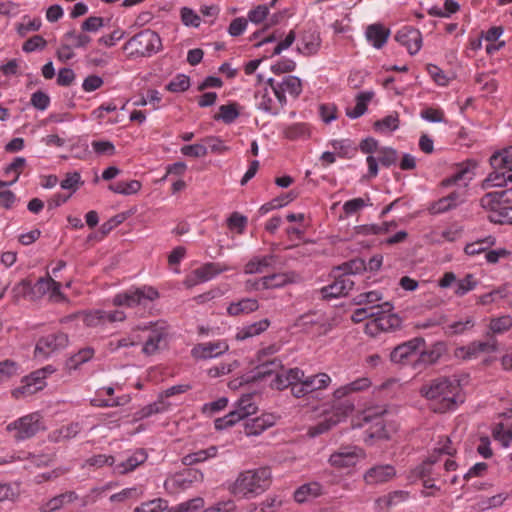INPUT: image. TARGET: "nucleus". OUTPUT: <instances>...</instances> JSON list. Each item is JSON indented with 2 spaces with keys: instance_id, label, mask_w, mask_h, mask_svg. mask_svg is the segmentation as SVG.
<instances>
[{
  "instance_id": "nucleus-24",
  "label": "nucleus",
  "mask_w": 512,
  "mask_h": 512,
  "mask_svg": "<svg viewBox=\"0 0 512 512\" xmlns=\"http://www.w3.org/2000/svg\"><path fill=\"white\" fill-rule=\"evenodd\" d=\"M353 286L351 278L339 274L331 284L322 287L320 293L324 299L338 298L347 295Z\"/></svg>"
},
{
  "instance_id": "nucleus-48",
  "label": "nucleus",
  "mask_w": 512,
  "mask_h": 512,
  "mask_svg": "<svg viewBox=\"0 0 512 512\" xmlns=\"http://www.w3.org/2000/svg\"><path fill=\"white\" fill-rule=\"evenodd\" d=\"M320 47V38L316 34L304 35L298 50L306 55L315 54Z\"/></svg>"
},
{
  "instance_id": "nucleus-57",
  "label": "nucleus",
  "mask_w": 512,
  "mask_h": 512,
  "mask_svg": "<svg viewBox=\"0 0 512 512\" xmlns=\"http://www.w3.org/2000/svg\"><path fill=\"white\" fill-rule=\"evenodd\" d=\"M493 437L496 441L500 442L504 447L509 446L512 442V429L505 428L504 424L498 423L493 429Z\"/></svg>"
},
{
  "instance_id": "nucleus-16",
  "label": "nucleus",
  "mask_w": 512,
  "mask_h": 512,
  "mask_svg": "<svg viewBox=\"0 0 512 512\" xmlns=\"http://www.w3.org/2000/svg\"><path fill=\"white\" fill-rule=\"evenodd\" d=\"M43 428L42 417L37 413L23 416L7 426L8 431L15 432L14 437L17 440L31 438Z\"/></svg>"
},
{
  "instance_id": "nucleus-22",
  "label": "nucleus",
  "mask_w": 512,
  "mask_h": 512,
  "mask_svg": "<svg viewBox=\"0 0 512 512\" xmlns=\"http://www.w3.org/2000/svg\"><path fill=\"white\" fill-rule=\"evenodd\" d=\"M396 41L406 47L410 55H415L422 47L421 32L412 27L404 26L395 35Z\"/></svg>"
},
{
  "instance_id": "nucleus-13",
  "label": "nucleus",
  "mask_w": 512,
  "mask_h": 512,
  "mask_svg": "<svg viewBox=\"0 0 512 512\" xmlns=\"http://www.w3.org/2000/svg\"><path fill=\"white\" fill-rule=\"evenodd\" d=\"M157 298H159V293L152 286L132 287L115 295L113 304L115 306L135 307L146 305L148 302H152Z\"/></svg>"
},
{
  "instance_id": "nucleus-4",
  "label": "nucleus",
  "mask_w": 512,
  "mask_h": 512,
  "mask_svg": "<svg viewBox=\"0 0 512 512\" xmlns=\"http://www.w3.org/2000/svg\"><path fill=\"white\" fill-rule=\"evenodd\" d=\"M460 391L459 382L449 378L434 379L421 388L423 396L437 402L438 406L434 410L441 413L456 407Z\"/></svg>"
},
{
  "instance_id": "nucleus-46",
  "label": "nucleus",
  "mask_w": 512,
  "mask_h": 512,
  "mask_svg": "<svg viewBox=\"0 0 512 512\" xmlns=\"http://www.w3.org/2000/svg\"><path fill=\"white\" fill-rule=\"evenodd\" d=\"M141 187L142 185L138 180L119 181L109 185V189L111 191L122 195L136 194L141 189Z\"/></svg>"
},
{
  "instance_id": "nucleus-34",
  "label": "nucleus",
  "mask_w": 512,
  "mask_h": 512,
  "mask_svg": "<svg viewBox=\"0 0 512 512\" xmlns=\"http://www.w3.org/2000/svg\"><path fill=\"white\" fill-rule=\"evenodd\" d=\"M371 380L367 377H361L356 379L355 381H352L351 383H348L346 385H343L339 388H337L333 396L335 399H341L343 397H346L347 395L355 392H361L366 389H368L371 386Z\"/></svg>"
},
{
  "instance_id": "nucleus-39",
  "label": "nucleus",
  "mask_w": 512,
  "mask_h": 512,
  "mask_svg": "<svg viewBox=\"0 0 512 512\" xmlns=\"http://www.w3.org/2000/svg\"><path fill=\"white\" fill-rule=\"evenodd\" d=\"M218 447L210 446L206 449H201L193 453L185 455L182 459V463L186 466H191L200 462H204L210 458L217 456Z\"/></svg>"
},
{
  "instance_id": "nucleus-53",
  "label": "nucleus",
  "mask_w": 512,
  "mask_h": 512,
  "mask_svg": "<svg viewBox=\"0 0 512 512\" xmlns=\"http://www.w3.org/2000/svg\"><path fill=\"white\" fill-rule=\"evenodd\" d=\"M374 127L377 131L382 133L395 131L399 127L398 115H388L376 121Z\"/></svg>"
},
{
  "instance_id": "nucleus-12",
  "label": "nucleus",
  "mask_w": 512,
  "mask_h": 512,
  "mask_svg": "<svg viewBox=\"0 0 512 512\" xmlns=\"http://www.w3.org/2000/svg\"><path fill=\"white\" fill-rule=\"evenodd\" d=\"M273 86V78H269L266 86L256 90L254 98L257 109L271 115H277L286 105L287 99L282 94H274Z\"/></svg>"
},
{
  "instance_id": "nucleus-36",
  "label": "nucleus",
  "mask_w": 512,
  "mask_h": 512,
  "mask_svg": "<svg viewBox=\"0 0 512 512\" xmlns=\"http://www.w3.org/2000/svg\"><path fill=\"white\" fill-rule=\"evenodd\" d=\"M496 349L493 343L487 341H475L460 349L465 359L477 358L482 353H491Z\"/></svg>"
},
{
  "instance_id": "nucleus-21",
  "label": "nucleus",
  "mask_w": 512,
  "mask_h": 512,
  "mask_svg": "<svg viewBox=\"0 0 512 512\" xmlns=\"http://www.w3.org/2000/svg\"><path fill=\"white\" fill-rule=\"evenodd\" d=\"M363 456L364 453L361 449L345 447L331 454L328 462L337 469L351 468L354 467Z\"/></svg>"
},
{
  "instance_id": "nucleus-35",
  "label": "nucleus",
  "mask_w": 512,
  "mask_h": 512,
  "mask_svg": "<svg viewBox=\"0 0 512 512\" xmlns=\"http://www.w3.org/2000/svg\"><path fill=\"white\" fill-rule=\"evenodd\" d=\"M259 308V303L254 298H243L237 302H232L227 307V314L230 316H239L252 313Z\"/></svg>"
},
{
  "instance_id": "nucleus-27",
  "label": "nucleus",
  "mask_w": 512,
  "mask_h": 512,
  "mask_svg": "<svg viewBox=\"0 0 512 512\" xmlns=\"http://www.w3.org/2000/svg\"><path fill=\"white\" fill-rule=\"evenodd\" d=\"M273 85L274 94L278 95L286 96V93H288L290 96L297 98L302 92L301 80L292 75L283 77L279 82L273 79Z\"/></svg>"
},
{
  "instance_id": "nucleus-26",
  "label": "nucleus",
  "mask_w": 512,
  "mask_h": 512,
  "mask_svg": "<svg viewBox=\"0 0 512 512\" xmlns=\"http://www.w3.org/2000/svg\"><path fill=\"white\" fill-rule=\"evenodd\" d=\"M61 336L50 334L38 340L34 350V357L38 360H45L60 349L61 343L58 339Z\"/></svg>"
},
{
  "instance_id": "nucleus-14",
  "label": "nucleus",
  "mask_w": 512,
  "mask_h": 512,
  "mask_svg": "<svg viewBox=\"0 0 512 512\" xmlns=\"http://www.w3.org/2000/svg\"><path fill=\"white\" fill-rule=\"evenodd\" d=\"M296 326L307 333L321 336L331 331L334 324L324 312L313 311L301 315L296 321Z\"/></svg>"
},
{
  "instance_id": "nucleus-37",
  "label": "nucleus",
  "mask_w": 512,
  "mask_h": 512,
  "mask_svg": "<svg viewBox=\"0 0 512 512\" xmlns=\"http://www.w3.org/2000/svg\"><path fill=\"white\" fill-rule=\"evenodd\" d=\"M270 326V321L268 319H261L252 324L246 325L242 327L236 334V339L243 341L245 339L258 336L261 333L265 332Z\"/></svg>"
},
{
  "instance_id": "nucleus-32",
  "label": "nucleus",
  "mask_w": 512,
  "mask_h": 512,
  "mask_svg": "<svg viewBox=\"0 0 512 512\" xmlns=\"http://www.w3.org/2000/svg\"><path fill=\"white\" fill-rule=\"evenodd\" d=\"M323 494V486L319 482H310L301 485L294 492V500L304 503Z\"/></svg>"
},
{
  "instance_id": "nucleus-10",
  "label": "nucleus",
  "mask_w": 512,
  "mask_h": 512,
  "mask_svg": "<svg viewBox=\"0 0 512 512\" xmlns=\"http://www.w3.org/2000/svg\"><path fill=\"white\" fill-rule=\"evenodd\" d=\"M256 395L248 393L242 395L234 405V410L221 418H217L214 422L217 430H224L235 425L240 420L253 415L258 410L256 403Z\"/></svg>"
},
{
  "instance_id": "nucleus-41",
  "label": "nucleus",
  "mask_w": 512,
  "mask_h": 512,
  "mask_svg": "<svg viewBox=\"0 0 512 512\" xmlns=\"http://www.w3.org/2000/svg\"><path fill=\"white\" fill-rule=\"evenodd\" d=\"M26 165L24 157H16L13 162L4 168V176H10V172H15V176L9 181L0 180V188L9 187L15 184Z\"/></svg>"
},
{
  "instance_id": "nucleus-42",
  "label": "nucleus",
  "mask_w": 512,
  "mask_h": 512,
  "mask_svg": "<svg viewBox=\"0 0 512 512\" xmlns=\"http://www.w3.org/2000/svg\"><path fill=\"white\" fill-rule=\"evenodd\" d=\"M284 136L289 140H305L310 137V127L306 123H294L286 126L283 130Z\"/></svg>"
},
{
  "instance_id": "nucleus-9",
  "label": "nucleus",
  "mask_w": 512,
  "mask_h": 512,
  "mask_svg": "<svg viewBox=\"0 0 512 512\" xmlns=\"http://www.w3.org/2000/svg\"><path fill=\"white\" fill-rule=\"evenodd\" d=\"M162 43L159 35L149 29L143 30L130 38L123 49L129 51L132 57H148L161 49Z\"/></svg>"
},
{
  "instance_id": "nucleus-61",
  "label": "nucleus",
  "mask_w": 512,
  "mask_h": 512,
  "mask_svg": "<svg viewBox=\"0 0 512 512\" xmlns=\"http://www.w3.org/2000/svg\"><path fill=\"white\" fill-rule=\"evenodd\" d=\"M204 504L202 498H194L189 501L182 502L168 510V512H195Z\"/></svg>"
},
{
  "instance_id": "nucleus-44",
  "label": "nucleus",
  "mask_w": 512,
  "mask_h": 512,
  "mask_svg": "<svg viewBox=\"0 0 512 512\" xmlns=\"http://www.w3.org/2000/svg\"><path fill=\"white\" fill-rule=\"evenodd\" d=\"M336 270L341 272V276H347L351 278L352 275H357L366 271L367 266L363 259L355 258L338 266Z\"/></svg>"
},
{
  "instance_id": "nucleus-7",
  "label": "nucleus",
  "mask_w": 512,
  "mask_h": 512,
  "mask_svg": "<svg viewBox=\"0 0 512 512\" xmlns=\"http://www.w3.org/2000/svg\"><path fill=\"white\" fill-rule=\"evenodd\" d=\"M18 288H21L23 296L31 301L39 300L45 295L52 302H60L63 299L61 283L55 281L49 274L46 277H40L34 285L29 280H22Z\"/></svg>"
},
{
  "instance_id": "nucleus-45",
  "label": "nucleus",
  "mask_w": 512,
  "mask_h": 512,
  "mask_svg": "<svg viewBox=\"0 0 512 512\" xmlns=\"http://www.w3.org/2000/svg\"><path fill=\"white\" fill-rule=\"evenodd\" d=\"M143 495V489L140 486L125 488L122 491L112 494L109 500L113 503H123L129 500H137Z\"/></svg>"
},
{
  "instance_id": "nucleus-17",
  "label": "nucleus",
  "mask_w": 512,
  "mask_h": 512,
  "mask_svg": "<svg viewBox=\"0 0 512 512\" xmlns=\"http://www.w3.org/2000/svg\"><path fill=\"white\" fill-rule=\"evenodd\" d=\"M141 342L143 341L142 352L145 355H153L165 342L167 337L166 328L163 325L153 324L149 327L139 328Z\"/></svg>"
},
{
  "instance_id": "nucleus-11",
  "label": "nucleus",
  "mask_w": 512,
  "mask_h": 512,
  "mask_svg": "<svg viewBox=\"0 0 512 512\" xmlns=\"http://www.w3.org/2000/svg\"><path fill=\"white\" fill-rule=\"evenodd\" d=\"M473 176V170L468 165H466L459 167L458 170L454 172L450 177L442 181V185L445 187L457 185V189L446 196L454 208L465 202L467 196V186L473 179Z\"/></svg>"
},
{
  "instance_id": "nucleus-56",
  "label": "nucleus",
  "mask_w": 512,
  "mask_h": 512,
  "mask_svg": "<svg viewBox=\"0 0 512 512\" xmlns=\"http://www.w3.org/2000/svg\"><path fill=\"white\" fill-rule=\"evenodd\" d=\"M19 365L17 362L6 359L0 362V383L9 380L18 374Z\"/></svg>"
},
{
  "instance_id": "nucleus-52",
  "label": "nucleus",
  "mask_w": 512,
  "mask_h": 512,
  "mask_svg": "<svg viewBox=\"0 0 512 512\" xmlns=\"http://www.w3.org/2000/svg\"><path fill=\"white\" fill-rule=\"evenodd\" d=\"M477 286V281L472 274H467L463 279L456 282L455 295L462 297L468 292L474 290Z\"/></svg>"
},
{
  "instance_id": "nucleus-50",
  "label": "nucleus",
  "mask_w": 512,
  "mask_h": 512,
  "mask_svg": "<svg viewBox=\"0 0 512 512\" xmlns=\"http://www.w3.org/2000/svg\"><path fill=\"white\" fill-rule=\"evenodd\" d=\"M383 300V294L378 290L368 291L358 294L354 301L357 305H379Z\"/></svg>"
},
{
  "instance_id": "nucleus-55",
  "label": "nucleus",
  "mask_w": 512,
  "mask_h": 512,
  "mask_svg": "<svg viewBox=\"0 0 512 512\" xmlns=\"http://www.w3.org/2000/svg\"><path fill=\"white\" fill-rule=\"evenodd\" d=\"M66 40L69 41L71 47L85 48L91 42V37L82 31H70L66 33Z\"/></svg>"
},
{
  "instance_id": "nucleus-40",
  "label": "nucleus",
  "mask_w": 512,
  "mask_h": 512,
  "mask_svg": "<svg viewBox=\"0 0 512 512\" xmlns=\"http://www.w3.org/2000/svg\"><path fill=\"white\" fill-rule=\"evenodd\" d=\"M261 364L257 366V376L258 377H266L274 375V377L278 374H282L287 369L283 368L282 361L278 358H274L272 360H262Z\"/></svg>"
},
{
  "instance_id": "nucleus-1",
  "label": "nucleus",
  "mask_w": 512,
  "mask_h": 512,
  "mask_svg": "<svg viewBox=\"0 0 512 512\" xmlns=\"http://www.w3.org/2000/svg\"><path fill=\"white\" fill-rule=\"evenodd\" d=\"M456 453V447L447 436L439 437L434 453L430 455L426 461L415 469V474L423 479V486L427 489L440 488L436 486V482H442L443 477L457 469V463L447 458L440 462L441 455L452 456Z\"/></svg>"
},
{
  "instance_id": "nucleus-33",
  "label": "nucleus",
  "mask_w": 512,
  "mask_h": 512,
  "mask_svg": "<svg viewBox=\"0 0 512 512\" xmlns=\"http://www.w3.org/2000/svg\"><path fill=\"white\" fill-rule=\"evenodd\" d=\"M275 261H276V256L274 254L265 255V256H255V257L251 258L244 266V273L245 274L263 273L265 271V269L271 267Z\"/></svg>"
},
{
  "instance_id": "nucleus-47",
  "label": "nucleus",
  "mask_w": 512,
  "mask_h": 512,
  "mask_svg": "<svg viewBox=\"0 0 512 512\" xmlns=\"http://www.w3.org/2000/svg\"><path fill=\"white\" fill-rule=\"evenodd\" d=\"M495 242L496 239L493 236H488L473 243L467 244L464 248V251L469 256H475L482 252L486 253V250L493 246Z\"/></svg>"
},
{
  "instance_id": "nucleus-20",
  "label": "nucleus",
  "mask_w": 512,
  "mask_h": 512,
  "mask_svg": "<svg viewBox=\"0 0 512 512\" xmlns=\"http://www.w3.org/2000/svg\"><path fill=\"white\" fill-rule=\"evenodd\" d=\"M396 477V469L391 464H377L366 470L364 482L369 486L385 484Z\"/></svg>"
},
{
  "instance_id": "nucleus-58",
  "label": "nucleus",
  "mask_w": 512,
  "mask_h": 512,
  "mask_svg": "<svg viewBox=\"0 0 512 512\" xmlns=\"http://www.w3.org/2000/svg\"><path fill=\"white\" fill-rule=\"evenodd\" d=\"M167 509V502L161 498L142 503L133 512H162Z\"/></svg>"
},
{
  "instance_id": "nucleus-28",
  "label": "nucleus",
  "mask_w": 512,
  "mask_h": 512,
  "mask_svg": "<svg viewBox=\"0 0 512 512\" xmlns=\"http://www.w3.org/2000/svg\"><path fill=\"white\" fill-rule=\"evenodd\" d=\"M423 344L424 340L422 338H414L403 344H400L393 349L390 354V359L392 362L397 364L404 363Z\"/></svg>"
},
{
  "instance_id": "nucleus-31",
  "label": "nucleus",
  "mask_w": 512,
  "mask_h": 512,
  "mask_svg": "<svg viewBox=\"0 0 512 512\" xmlns=\"http://www.w3.org/2000/svg\"><path fill=\"white\" fill-rule=\"evenodd\" d=\"M366 39L376 49L382 48L390 35V30L385 28L382 24H371L366 28Z\"/></svg>"
},
{
  "instance_id": "nucleus-62",
  "label": "nucleus",
  "mask_w": 512,
  "mask_h": 512,
  "mask_svg": "<svg viewBox=\"0 0 512 512\" xmlns=\"http://www.w3.org/2000/svg\"><path fill=\"white\" fill-rule=\"evenodd\" d=\"M190 87V79L188 76L179 74L174 77L166 86L171 92H184Z\"/></svg>"
},
{
  "instance_id": "nucleus-3",
  "label": "nucleus",
  "mask_w": 512,
  "mask_h": 512,
  "mask_svg": "<svg viewBox=\"0 0 512 512\" xmlns=\"http://www.w3.org/2000/svg\"><path fill=\"white\" fill-rule=\"evenodd\" d=\"M271 481V470L268 467L245 470L239 473L230 486V492L242 498L256 497L270 487Z\"/></svg>"
},
{
  "instance_id": "nucleus-5",
  "label": "nucleus",
  "mask_w": 512,
  "mask_h": 512,
  "mask_svg": "<svg viewBox=\"0 0 512 512\" xmlns=\"http://www.w3.org/2000/svg\"><path fill=\"white\" fill-rule=\"evenodd\" d=\"M480 206L489 212L488 218L496 224H512V188L486 193Z\"/></svg>"
},
{
  "instance_id": "nucleus-30",
  "label": "nucleus",
  "mask_w": 512,
  "mask_h": 512,
  "mask_svg": "<svg viewBox=\"0 0 512 512\" xmlns=\"http://www.w3.org/2000/svg\"><path fill=\"white\" fill-rule=\"evenodd\" d=\"M342 418L343 416L340 415L336 410L331 414L326 415L322 420H320L315 425L309 426L307 429V435L311 438H315L324 433H327L338 423H340Z\"/></svg>"
},
{
  "instance_id": "nucleus-38",
  "label": "nucleus",
  "mask_w": 512,
  "mask_h": 512,
  "mask_svg": "<svg viewBox=\"0 0 512 512\" xmlns=\"http://www.w3.org/2000/svg\"><path fill=\"white\" fill-rule=\"evenodd\" d=\"M374 96L373 91L361 92L356 96V105L346 109V115L351 119L361 117L367 111V105Z\"/></svg>"
},
{
  "instance_id": "nucleus-18",
  "label": "nucleus",
  "mask_w": 512,
  "mask_h": 512,
  "mask_svg": "<svg viewBox=\"0 0 512 512\" xmlns=\"http://www.w3.org/2000/svg\"><path fill=\"white\" fill-rule=\"evenodd\" d=\"M227 270V267L221 265L220 263L209 262L206 263L197 269L193 270L190 274H188L184 280V285L187 288L194 287L200 283L207 282L220 273Z\"/></svg>"
},
{
  "instance_id": "nucleus-60",
  "label": "nucleus",
  "mask_w": 512,
  "mask_h": 512,
  "mask_svg": "<svg viewBox=\"0 0 512 512\" xmlns=\"http://www.w3.org/2000/svg\"><path fill=\"white\" fill-rule=\"evenodd\" d=\"M374 430L371 433V437H377L382 439H389L391 434L395 432L396 428L392 425H386L384 419L380 418L374 425Z\"/></svg>"
},
{
  "instance_id": "nucleus-63",
  "label": "nucleus",
  "mask_w": 512,
  "mask_h": 512,
  "mask_svg": "<svg viewBox=\"0 0 512 512\" xmlns=\"http://www.w3.org/2000/svg\"><path fill=\"white\" fill-rule=\"evenodd\" d=\"M420 117L431 123L445 122V114L442 109L428 107L420 112Z\"/></svg>"
},
{
  "instance_id": "nucleus-29",
  "label": "nucleus",
  "mask_w": 512,
  "mask_h": 512,
  "mask_svg": "<svg viewBox=\"0 0 512 512\" xmlns=\"http://www.w3.org/2000/svg\"><path fill=\"white\" fill-rule=\"evenodd\" d=\"M276 423V416L273 414H262L259 417L247 421L244 425V432L247 436H258L266 429Z\"/></svg>"
},
{
  "instance_id": "nucleus-59",
  "label": "nucleus",
  "mask_w": 512,
  "mask_h": 512,
  "mask_svg": "<svg viewBox=\"0 0 512 512\" xmlns=\"http://www.w3.org/2000/svg\"><path fill=\"white\" fill-rule=\"evenodd\" d=\"M202 141L207 147V151L210 150L212 153L223 154L229 150L224 141L217 136H207Z\"/></svg>"
},
{
  "instance_id": "nucleus-23",
  "label": "nucleus",
  "mask_w": 512,
  "mask_h": 512,
  "mask_svg": "<svg viewBox=\"0 0 512 512\" xmlns=\"http://www.w3.org/2000/svg\"><path fill=\"white\" fill-rule=\"evenodd\" d=\"M228 349L229 345L224 340L205 342L195 345L191 350V355L195 359H210L224 354Z\"/></svg>"
},
{
  "instance_id": "nucleus-25",
  "label": "nucleus",
  "mask_w": 512,
  "mask_h": 512,
  "mask_svg": "<svg viewBox=\"0 0 512 512\" xmlns=\"http://www.w3.org/2000/svg\"><path fill=\"white\" fill-rule=\"evenodd\" d=\"M45 386L46 381L34 376V373L31 372L21 379V385L12 391V395L15 399L29 397L43 390Z\"/></svg>"
},
{
  "instance_id": "nucleus-15",
  "label": "nucleus",
  "mask_w": 512,
  "mask_h": 512,
  "mask_svg": "<svg viewBox=\"0 0 512 512\" xmlns=\"http://www.w3.org/2000/svg\"><path fill=\"white\" fill-rule=\"evenodd\" d=\"M116 462L113 466V473L116 475H126L133 472L148 459V453L143 448L125 451L115 456Z\"/></svg>"
},
{
  "instance_id": "nucleus-2",
  "label": "nucleus",
  "mask_w": 512,
  "mask_h": 512,
  "mask_svg": "<svg viewBox=\"0 0 512 512\" xmlns=\"http://www.w3.org/2000/svg\"><path fill=\"white\" fill-rule=\"evenodd\" d=\"M331 382L332 379L327 373L305 375L302 369L294 367L273 377L270 381V387L279 391L290 388L294 397L302 398L313 392L328 388Z\"/></svg>"
},
{
  "instance_id": "nucleus-54",
  "label": "nucleus",
  "mask_w": 512,
  "mask_h": 512,
  "mask_svg": "<svg viewBox=\"0 0 512 512\" xmlns=\"http://www.w3.org/2000/svg\"><path fill=\"white\" fill-rule=\"evenodd\" d=\"M512 327V317L510 315H503L493 318L490 321L489 328L493 333L501 334L508 331Z\"/></svg>"
},
{
  "instance_id": "nucleus-49",
  "label": "nucleus",
  "mask_w": 512,
  "mask_h": 512,
  "mask_svg": "<svg viewBox=\"0 0 512 512\" xmlns=\"http://www.w3.org/2000/svg\"><path fill=\"white\" fill-rule=\"evenodd\" d=\"M239 116V111L235 103L228 105H221L219 107V114L214 116L215 120H222L226 124L234 122Z\"/></svg>"
},
{
  "instance_id": "nucleus-6",
  "label": "nucleus",
  "mask_w": 512,
  "mask_h": 512,
  "mask_svg": "<svg viewBox=\"0 0 512 512\" xmlns=\"http://www.w3.org/2000/svg\"><path fill=\"white\" fill-rule=\"evenodd\" d=\"M493 171L482 182V188L503 187L512 182V147L495 153L490 158Z\"/></svg>"
},
{
  "instance_id": "nucleus-64",
  "label": "nucleus",
  "mask_w": 512,
  "mask_h": 512,
  "mask_svg": "<svg viewBox=\"0 0 512 512\" xmlns=\"http://www.w3.org/2000/svg\"><path fill=\"white\" fill-rule=\"evenodd\" d=\"M202 512H238V509L233 500H224L205 508Z\"/></svg>"
},
{
  "instance_id": "nucleus-43",
  "label": "nucleus",
  "mask_w": 512,
  "mask_h": 512,
  "mask_svg": "<svg viewBox=\"0 0 512 512\" xmlns=\"http://www.w3.org/2000/svg\"><path fill=\"white\" fill-rule=\"evenodd\" d=\"M164 487L170 494H177L190 488L181 472L170 475L165 480Z\"/></svg>"
},
{
  "instance_id": "nucleus-19",
  "label": "nucleus",
  "mask_w": 512,
  "mask_h": 512,
  "mask_svg": "<svg viewBox=\"0 0 512 512\" xmlns=\"http://www.w3.org/2000/svg\"><path fill=\"white\" fill-rule=\"evenodd\" d=\"M295 278L296 274L294 272L274 273L255 280L254 282L247 281L246 285L253 290L274 289L294 282Z\"/></svg>"
},
{
  "instance_id": "nucleus-8",
  "label": "nucleus",
  "mask_w": 512,
  "mask_h": 512,
  "mask_svg": "<svg viewBox=\"0 0 512 512\" xmlns=\"http://www.w3.org/2000/svg\"><path fill=\"white\" fill-rule=\"evenodd\" d=\"M394 306L389 301H384L377 305V314L365 325V333L375 337L381 332L393 331L400 327L401 319L398 315L392 313Z\"/></svg>"
},
{
  "instance_id": "nucleus-51",
  "label": "nucleus",
  "mask_w": 512,
  "mask_h": 512,
  "mask_svg": "<svg viewBox=\"0 0 512 512\" xmlns=\"http://www.w3.org/2000/svg\"><path fill=\"white\" fill-rule=\"evenodd\" d=\"M141 342L140 334L137 332H132L130 335L126 337H122L117 340L110 341V349L112 351L118 350L120 348H127L130 346L138 345Z\"/></svg>"
}]
</instances>
